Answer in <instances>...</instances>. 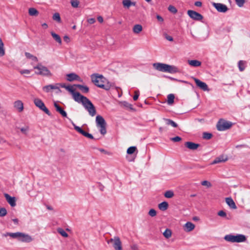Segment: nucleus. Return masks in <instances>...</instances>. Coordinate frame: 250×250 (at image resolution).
Returning <instances> with one entry per match:
<instances>
[{"label":"nucleus","mask_w":250,"mask_h":250,"mask_svg":"<svg viewBox=\"0 0 250 250\" xmlns=\"http://www.w3.org/2000/svg\"><path fill=\"white\" fill-rule=\"evenodd\" d=\"M188 63L190 65L194 67H198L201 65V62L195 60H189Z\"/></svg>","instance_id":"27"},{"label":"nucleus","mask_w":250,"mask_h":250,"mask_svg":"<svg viewBox=\"0 0 250 250\" xmlns=\"http://www.w3.org/2000/svg\"><path fill=\"white\" fill-rule=\"evenodd\" d=\"M185 146L190 150H194L198 148L200 144L192 142H187L185 143Z\"/></svg>","instance_id":"16"},{"label":"nucleus","mask_w":250,"mask_h":250,"mask_svg":"<svg viewBox=\"0 0 250 250\" xmlns=\"http://www.w3.org/2000/svg\"><path fill=\"white\" fill-rule=\"evenodd\" d=\"M25 56L27 58L31 59L33 61H34L35 62H37L38 61V58L36 56L32 55L30 53L25 52Z\"/></svg>","instance_id":"31"},{"label":"nucleus","mask_w":250,"mask_h":250,"mask_svg":"<svg viewBox=\"0 0 250 250\" xmlns=\"http://www.w3.org/2000/svg\"><path fill=\"white\" fill-rule=\"evenodd\" d=\"M67 81L72 82L76 79H80V77L75 73H70L67 75Z\"/></svg>","instance_id":"21"},{"label":"nucleus","mask_w":250,"mask_h":250,"mask_svg":"<svg viewBox=\"0 0 250 250\" xmlns=\"http://www.w3.org/2000/svg\"><path fill=\"white\" fill-rule=\"evenodd\" d=\"M224 239L228 242L231 243H241L246 241V237L243 234H237L233 235L232 234L226 235L224 237Z\"/></svg>","instance_id":"5"},{"label":"nucleus","mask_w":250,"mask_h":250,"mask_svg":"<svg viewBox=\"0 0 250 250\" xmlns=\"http://www.w3.org/2000/svg\"><path fill=\"white\" fill-rule=\"evenodd\" d=\"M74 100L78 103L82 104L85 109H95V106L92 102L86 97L79 92H74L73 94Z\"/></svg>","instance_id":"2"},{"label":"nucleus","mask_w":250,"mask_h":250,"mask_svg":"<svg viewBox=\"0 0 250 250\" xmlns=\"http://www.w3.org/2000/svg\"><path fill=\"white\" fill-rule=\"evenodd\" d=\"M187 13L188 16L194 20L200 21L203 19V16L201 14L193 10H189Z\"/></svg>","instance_id":"9"},{"label":"nucleus","mask_w":250,"mask_h":250,"mask_svg":"<svg viewBox=\"0 0 250 250\" xmlns=\"http://www.w3.org/2000/svg\"><path fill=\"white\" fill-rule=\"evenodd\" d=\"M174 195V192L172 190H167L164 194L165 197L167 198H172Z\"/></svg>","instance_id":"35"},{"label":"nucleus","mask_w":250,"mask_h":250,"mask_svg":"<svg viewBox=\"0 0 250 250\" xmlns=\"http://www.w3.org/2000/svg\"><path fill=\"white\" fill-rule=\"evenodd\" d=\"M170 140L174 142H177L181 141L182 138L179 136H176L173 138H171Z\"/></svg>","instance_id":"51"},{"label":"nucleus","mask_w":250,"mask_h":250,"mask_svg":"<svg viewBox=\"0 0 250 250\" xmlns=\"http://www.w3.org/2000/svg\"><path fill=\"white\" fill-rule=\"evenodd\" d=\"M3 236L4 237L9 236L12 238L17 239L18 240L23 242H30L32 241V238L30 236L20 232L15 233L7 232L3 234Z\"/></svg>","instance_id":"3"},{"label":"nucleus","mask_w":250,"mask_h":250,"mask_svg":"<svg viewBox=\"0 0 250 250\" xmlns=\"http://www.w3.org/2000/svg\"><path fill=\"white\" fill-rule=\"evenodd\" d=\"M97 20L100 23H102L103 22V18L101 17V16H99L98 18H97Z\"/></svg>","instance_id":"64"},{"label":"nucleus","mask_w":250,"mask_h":250,"mask_svg":"<svg viewBox=\"0 0 250 250\" xmlns=\"http://www.w3.org/2000/svg\"><path fill=\"white\" fill-rule=\"evenodd\" d=\"M228 159V158L227 156H225L223 155H220L217 157H216L213 161L211 163L212 165H214L220 163H223L227 161Z\"/></svg>","instance_id":"15"},{"label":"nucleus","mask_w":250,"mask_h":250,"mask_svg":"<svg viewBox=\"0 0 250 250\" xmlns=\"http://www.w3.org/2000/svg\"><path fill=\"white\" fill-rule=\"evenodd\" d=\"M167 103L169 105H172L174 103L175 98L174 95L173 94H170L167 95Z\"/></svg>","instance_id":"28"},{"label":"nucleus","mask_w":250,"mask_h":250,"mask_svg":"<svg viewBox=\"0 0 250 250\" xmlns=\"http://www.w3.org/2000/svg\"><path fill=\"white\" fill-rule=\"evenodd\" d=\"M57 111H59L60 112V113L63 117H67V114H66V112H65V110H57Z\"/></svg>","instance_id":"57"},{"label":"nucleus","mask_w":250,"mask_h":250,"mask_svg":"<svg viewBox=\"0 0 250 250\" xmlns=\"http://www.w3.org/2000/svg\"><path fill=\"white\" fill-rule=\"evenodd\" d=\"M70 3L72 6L74 8H77L79 4V2L78 1L74 0H71Z\"/></svg>","instance_id":"49"},{"label":"nucleus","mask_w":250,"mask_h":250,"mask_svg":"<svg viewBox=\"0 0 250 250\" xmlns=\"http://www.w3.org/2000/svg\"><path fill=\"white\" fill-rule=\"evenodd\" d=\"M51 34L52 36V37L54 38V39L58 42L60 44H62V40L61 39V37L57 34L55 33L54 32H51Z\"/></svg>","instance_id":"30"},{"label":"nucleus","mask_w":250,"mask_h":250,"mask_svg":"<svg viewBox=\"0 0 250 250\" xmlns=\"http://www.w3.org/2000/svg\"><path fill=\"white\" fill-rule=\"evenodd\" d=\"M96 122L97 126H100L106 125L104 119L100 115H98L96 117Z\"/></svg>","instance_id":"18"},{"label":"nucleus","mask_w":250,"mask_h":250,"mask_svg":"<svg viewBox=\"0 0 250 250\" xmlns=\"http://www.w3.org/2000/svg\"><path fill=\"white\" fill-rule=\"evenodd\" d=\"M168 10L173 14H176L177 12L176 8L172 5H169L168 7Z\"/></svg>","instance_id":"46"},{"label":"nucleus","mask_w":250,"mask_h":250,"mask_svg":"<svg viewBox=\"0 0 250 250\" xmlns=\"http://www.w3.org/2000/svg\"><path fill=\"white\" fill-rule=\"evenodd\" d=\"M185 227L187 231H190L194 229L195 225L191 222H188L185 225Z\"/></svg>","instance_id":"24"},{"label":"nucleus","mask_w":250,"mask_h":250,"mask_svg":"<svg viewBox=\"0 0 250 250\" xmlns=\"http://www.w3.org/2000/svg\"><path fill=\"white\" fill-rule=\"evenodd\" d=\"M14 106L17 109H23V103L20 100L15 102Z\"/></svg>","instance_id":"25"},{"label":"nucleus","mask_w":250,"mask_h":250,"mask_svg":"<svg viewBox=\"0 0 250 250\" xmlns=\"http://www.w3.org/2000/svg\"><path fill=\"white\" fill-rule=\"evenodd\" d=\"M99 150L101 152L104 153L105 154H107V155H112V153L111 152H109V151H107L106 150H105V149H104L103 148H100V149H99Z\"/></svg>","instance_id":"52"},{"label":"nucleus","mask_w":250,"mask_h":250,"mask_svg":"<svg viewBox=\"0 0 250 250\" xmlns=\"http://www.w3.org/2000/svg\"><path fill=\"white\" fill-rule=\"evenodd\" d=\"M5 55V50L4 49V44L2 40L0 38V57H2Z\"/></svg>","instance_id":"32"},{"label":"nucleus","mask_w":250,"mask_h":250,"mask_svg":"<svg viewBox=\"0 0 250 250\" xmlns=\"http://www.w3.org/2000/svg\"><path fill=\"white\" fill-rule=\"evenodd\" d=\"M57 231L58 233H59L61 235H62V236L64 237H68V234L62 228H58L57 229Z\"/></svg>","instance_id":"40"},{"label":"nucleus","mask_w":250,"mask_h":250,"mask_svg":"<svg viewBox=\"0 0 250 250\" xmlns=\"http://www.w3.org/2000/svg\"><path fill=\"white\" fill-rule=\"evenodd\" d=\"M194 80L197 86L200 89L203 90L204 91L208 90V85L205 83L201 81L200 80L197 78H194Z\"/></svg>","instance_id":"12"},{"label":"nucleus","mask_w":250,"mask_h":250,"mask_svg":"<svg viewBox=\"0 0 250 250\" xmlns=\"http://www.w3.org/2000/svg\"><path fill=\"white\" fill-rule=\"evenodd\" d=\"M74 128V129L79 133L82 134L85 137H87L89 139H94V137L93 135L89 133H87L85 132L84 130H83L82 128L76 125L75 124H73Z\"/></svg>","instance_id":"11"},{"label":"nucleus","mask_w":250,"mask_h":250,"mask_svg":"<svg viewBox=\"0 0 250 250\" xmlns=\"http://www.w3.org/2000/svg\"><path fill=\"white\" fill-rule=\"evenodd\" d=\"M237 5L239 7H242L246 2L245 0H234Z\"/></svg>","instance_id":"42"},{"label":"nucleus","mask_w":250,"mask_h":250,"mask_svg":"<svg viewBox=\"0 0 250 250\" xmlns=\"http://www.w3.org/2000/svg\"><path fill=\"white\" fill-rule=\"evenodd\" d=\"M31 72V71L28 69H23L20 71V73L21 74H29Z\"/></svg>","instance_id":"50"},{"label":"nucleus","mask_w":250,"mask_h":250,"mask_svg":"<svg viewBox=\"0 0 250 250\" xmlns=\"http://www.w3.org/2000/svg\"><path fill=\"white\" fill-rule=\"evenodd\" d=\"M94 18H90L87 20V22L90 24H93L95 22Z\"/></svg>","instance_id":"58"},{"label":"nucleus","mask_w":250,"mask_h":250,"mask_svg":"<svg viewBox=\"0 0 250 250\" xmlns=\"http://www.w3.org/2000/svg\"><path fill=\"white\" fill-rule=\"evenodd\" d=\"M89 112V114L91 116H94L96 114V110H88Z\"/></svg>","instance_id":"59"},{"label":"nucleus","mask_w":250,"mask_h":250,"mask_svg":"<svg viewBox=\"0 0 250 250\" xmlns=\"http://www.w3.org/2000/svg\"><path fill=\"white\" fill-rule=\"evenodd\" d=\"M164 120L166 122V124L167 125H171V126H172L174 127H177V126H178L177 124L175 122L173 121L172 120L169 119H164Z\"/></svg>","instance_id":"33"},{"label":"nucleus","mask_w":250,"mask_h":250,"mask_svg":"<svg viewBox=\"0 0 250 250\" xmlns=\"http://www.w3.org/2000/svg\"><path fill=\"white\" fill-rule=\"evenodd\" d=\"M232 125V123L223 119H220L218 122L216 127L219 131H224L229 129Z\"/></svg>","instance_id":"7"},{"label":"nucleus","mask_w":250,"mask_h":250,"mask_svg":"<svg viewBox=\"0 0 250 250\" xmlns=\"http://www.w3.org/2000/svg\"><path fill=\"white\" fill-rule=\"evenodd\" d=\"M218 215L223 217H226L227 219H229L230 217H229L227 216L226 213L223 210H220L217 213Z\"/></svg>","instance_id":"43"},{"label":"nucleus","mask_w":250,"mask_h":250,"mask_svg":"<svg viewBox=\"0 0 250 250\" xmlns=\"http://www.w3.org/2000/svg\"><path fill=\"white\" fill-rule=\"evenodd\" d=\"M52 19L53 20L57 21L58 22H61V19L59 13H55L54 14L52 17Z\"/></svg>","instance_id":"36"},{"label":"nucleus","mask_w":250,"mask_h":250,"mask_svg":"<svg viewBox=\"0 0 250 250\" xmlns=\"http://www.w3.org/2000/svg\"><path fill=\"white\" fill-rule=\"evenodd\" d=\"M157 212L154 209H151L149 210L148 212V215L151 217H154L156 215Z\"/></svg>","instance_id":"48"},{"label":"nucleus","mask_w":250,"mask_h":250,"mask_svg":"<svg viewBox=\"0 0 250 250\" xmlns=\"http://www.w3.org/2000/svg\"><path fill=\"white\" fill-rule=\"evenodd\" d=\"M59 84L56 83L55 84H49L46 86H44L42 87V90L46 92H50L52 90L55 89H59V87L58 86Z\"/></svg>","instance_id":"14"},{"label":"nucleus","mask_w":250,"mask_h":250,"mask_svg":"<svg viewBox=\"0 0 250 250\" xmlns=\"http://www.w3.org/2000/svg\"><path fill=\"white\" fill-rule=\"evenodd\" d=\"M131 248L132 250H138V247L136 245L131 246Z\"/></svg>","instance_id":"63"},{"label":"nucleus","mask_w":250,"mask_h":250,"mask_svg":"<svg viewBox=\"0 0 250 250\" xmlns=\"http://www.w3.org/2000/svg\"><path fill=\"white\" fill-rule=\"evenodd\" d=\"M136 150L137 147L136 146H130L127 149V153L128 154H133Z\"/></svg>","instance_id":"38"},{"label":"nucleus","mask_w":250,"mask_h":250,"mask_svg":"<svg viewBox=\"0 0 250 250\" xmlns=\"http://www.w3.org/2000/svg\"><path fill=\"white\" fill-rule=\"evenodd\" d=\"M132 30L135 34H139L143 30V27L141 24H135L133 26Z\"/></svg>","instance_id":"22"},{"label":"nucleus","mask_w":250,"mask_h":250,"mask_svg":"<svg viewBox=\"0 0 250 250\" xmlns=\"http://www.w3.org/2000/svg\"><path fill=\"white\" fill-rule=\"evenodd\" d=\"M213 135L211 133L204 132L203 133V138L205 140H209L212 137Z\"/></svg>","instance_id":"34"},{"label":"nucleus","mask_w":250,"mask_h":250,"mask_svg":"<svg viewBox=\"0 0 250 250\" xmlns=\"http://www.w3.org/2000/svg\"><path fill=\"white\" fill-rule=\"evenodd\" d=\"M7 214V210L4 208H0V217H4Z\"/></svg>","instance_id":"44"},{"label":"nucleus","mask_w":250,"mask_h":250,"mask_svg":"<svg viewBox=\"0 0 250 250\" xmlns=\"http://www.w3.org/2000/svg\"><path fill=\"white\" fill-rule=\"evenodd\" d=\"M212 5L219 12L226 13L229 10V8L225 4L221 3L212 2Z\"/></svg>","instance_id":"10"},{"label":"nucleus","mask_w":250,"mask_h":250,"mask_svg":"<svg viewBox=\"0 0 250 250\" xmlns=\"http://www.w3.org/2000/svg\"><path fill=\"white\" fill-rule=\"evenodd\" d=\"M28 127H22L20 129L21 131L24 134H26L27 131L28 130Z\"/></svg>","instance_id":"56"},{"label":"nucleus","mask_w":250,"mask_h":250,"mask_svg":"<svg viewBox=\"0 0 250 250\" xmlns=\"http://www.w3.org/2000/svg\"><path fill=\"white\" fill-rule=\"evenodd\" d=\"M201 185L202 186H206L207 187V188H210L212 186V185L210 183V182L206 180L202 181L201 182Z\"/></svg>","instance_id":"47"},{"label":"nucleus","mask_w":250,"mask_h":250,"mask_svg":"<svg viewBox=\"0 0 250 250\" xmlns=\"http://www.w3.org/2000/svg\"><path fill=\"white\" fill-rule=\"evenodd\" d=\"M54 105L56 108V109H63L59 104L58 102H54Z\"/></svg>","instance_id":"54"},{"label":"nucleus","mask_w":250,"mask_h":250,"mask_svg":"<svg viewBox=\"0 0 250 250\" xmlns=\"http://www.w3.org/2000/svg\"><path fill=\"white\" fill-rule=\"evenodd\" d=\"M107 243L111 244L115 250H123L121 241L118 236L111 238L107 241Z\"/></svg>","instance_id":"8"},{"label":"nucleus","mask_w":250,"mask_h":250,"mask_svg":"<svg viewBox=\"0 0 250 250\" xmlns=\"http://www.w3.org/2000/svg\"><path fill=\"white\" fill-rule=\"evenodd\" d=\"M153 66L157 70L164 72L173 73L178 71L177 68L175 66L163 63H154Z\"/></svg>","instance_id":"4"},{"label":"nucleus","mask_w":250,"mask_h":250,"mask_svg":"<svg viewBox=\"0 0 250 250\" xmlns=\"http://www.w3.org/2000/svg\"><path fill=\"white\" fill-rule=\"evenodd\" d=\"M122 3L125 7L129 8L131 6L130 0H123Z\"/></svg>","instance_id":"41"},{"label":"nucleus","mask_w":250,"mask_h":250,"mask_svg":"<svg viewBox=\"0 0 250 250\" xmlns=\"http://www.w3.org/2000/svg\"><path fill=\"white\" fill-rule=\"evenodd\" d=\"M28 13L30 16H37L39 14L38 11L34 8H30L28 10Z\"/></svg>","instance_id":"29"},{"label":"nucleus","mask_w":250,"mask_h":250,"mask_svg":"<svg viewBox=\"0 0 250 250\" xmlns=\"http://www.w3.org/2000/svg\"><path fill=\"white\" fill-rule=\"evenodd\" d=\"M156 18L158 21L160 22H163L164 21L163 18L160 15H157Z\"/></svg>","instance_id":"62"},{"label":"nucleus","mask_w":250,"mask_h":250,"mask_svg":"<svg viewBox=\"0 0 250 250\" xmlns=\"http://www.w3.org/2000/svg\"><path fill=\"white\" fill-rule=\"evenodd\" d=\"M63 40L64 42H65L66 43H68L70 42V39L68 36H64L63 37Z\"/></svg>","instance_id":"60"},{"label":"nucleus","mask_w":250,"mask_h":250,"mask_svg":"<svg viewBox=\"0 0 250 250\" xmlns=\"http://www.w3.org/2000/svg\"><path fill=\"white\" fill-rule=\"evenodd\" d=\"M226 202L228 206L231 208L236 209L237 207L232 200V199L230 197H228L226 198Z\"/></svg>","instance_id":"19"},{"label":"nucleus","mask_w":250,"mask_h":250,"mask_svg":"<svg viewBox=\"0 0 250 250\" xmlns=\"http://www.w3.org/2000/svg\"><path fill=\"white\" fill-rule=\"evenodd\" d=\"M34 104L40 109H47L42 101L39 99H35L34 100Z\"/></svg>","instance_id":"17"},{"label":"nucleus","mask_w":250,"mask_h":250,"mask_svg":"<svg viewBox=\"0 0 250 250\" xmlns=\"http://www.w3.org/2000/svg\"><path fill=\"white\" fill-rule=\"evenodd\" d=\"M194 5L197 7H201L202 5V3L201 1H197L194 3Z\"/></svg>","instance_id":"61"},{"label":"nucleus","mask_w":250,"mask_h":250,"mask_svg":"<svg viewBox=\"0 0 250 250\" xmlns=\"http://www.w3.org/2000/svg\"><path fill=\"white\" fill-rule=\"evenodd\" d=\"M246 62L244 61H239L238 63V66L239 68V70L240 71L242 72L243 71L245 68H246Z\"/></svg>","instance_id":"26"},{"label":"nucleus","mask_w":250,"mask_h":250,"mask_svg":"<svg viewBox=\"0 0 250 250\" xmlns=\"http://www.w3.org/2000/svg\"><path fill=\"white\" fill-rule=\"evenodd\" d=\"M164 36H165V38H166L167 40H168V41H170V42H172V41H173V38H172L171 36H169V35H167V34H165L164 35Z\"/></svg>","instance_id":"55"},{"label":"nucleus","mask_w":250,"mask_h":250,"mask_svg":"<svg viewBox=\"0 0 250 250\" xmlns=\"http://www.w3.org/2000/svg\"><path fill=\"white\" fill-rule=\"evenodd\" d=\"M76 86L83 93H87L89 91L88 87L86 85L76 84Z\"/></svg>","instance_id":"20"},{"label":"nucleus","mask_w":250,"mask_h":250,"mask_svg":"<svg viewBox=\"0 0 250 250\" xmlns=\"http://www.w3.org/2000/svg\"><path fill=\"white\" fill-rule=\"evenodd\" d=\"M121 106L122 107H126L129 108V109H133L132 105L126 102H123L121 103Z\"/></svg>","instance_id":"37"},{"label":"nucleus","mask_w":250,"mask_h":250,"mask_svg":"<svg viewBox=\"0 0 250 250\" xmlns=\"http://www.w3.org/2000/svg\"><path fill=\"white\" fill-rule=\"evenodd\" d=\"M4 196L7 201V202L10 204V205L14 207L16 206V198L15 197H11L7 193H4Z\"/></svg>","instance_id":"13"},{"label":"nucleus","mask_w":250,"mask_h":250,"mask_svg":"<svg viewBox=\"0 0 250 250\" xmlns=\"http://www.w3.org/2000/svg\"><path fill=\"white\" fill-rule=\"evenodd\" d=\"M99 127H100L101 129L100 130V133L102 134V135H104L106 134V125H101V126H100Z\"/></svg>","instance_id":"45"},{"label":"nucleus","mask_w":250,"mask_h":250,"mask_svg":"<svg viewBox=\"0 0 250 250\" xmlns=\"http://www.w3.org/2000/svg\"><path fill=\"white\" fill-rule=\"evenodd\" d=\"M92 83L98 87L108 90L110 89L111 84L102 75L93 74L91 75Z\"/></svg>","instance_id":"1"},{"label":"nucleus","mask_w":250,"mask_h":250,"mask_svg":"<svg viewBox=\"0 0 250 250\" xmlns=\"http://www.w3.org/2000/svg\"><path fill=\"white\" fill-rule=\"evenodd\" d=\"M34 69H37L38 72L35 73L43 76H51L52 73L50 70L45 66L42 65L41 63H39L37 65L34 66Z\"/></svg>","instance_id":"6"},{"label":"nucleus","mask_w":250,"mask_h":250,"mask_svg":"<svg viewBox=\"0 0 250 250\" xmlns=\"http://www.w3.org/2000/svg\"><path fill=\"white\" fill-rule=\"evenodd\" d=\"M134 93H135V94H134L133 98L134 101H136L139 97V92L138 91H135Z\"/></svg>","instance_id":"53"},{"label":"nucleus","mask_w":250,"mask_h":250,"mask_svg":"<svg viewBox=\"0 0 250 250\" xmlns=\"http://www.w3.org/2000/svg\"><path fill=\"white\" fill-rule=\"evenodd\" d=\"M158 208L160 210L165 211L168 208V204L166 201L163 202L158 205Z\"/></svg>","instance_id":"23"},{"label":"nucleus","mask_w":250,"mask_h":250,"mask_svg":"<svg viewBox=\"0 0 250 250\" xmlns=\"http://www.w3.org/2000/svg\"><path fill=\"white\" fill-rule=\"evenodd\" d=\"M171 231L169 229H166V230L164 232L163 235L166 238H169L171 236Z\"/></svg>","instance_id":"39"}]
</instances>
